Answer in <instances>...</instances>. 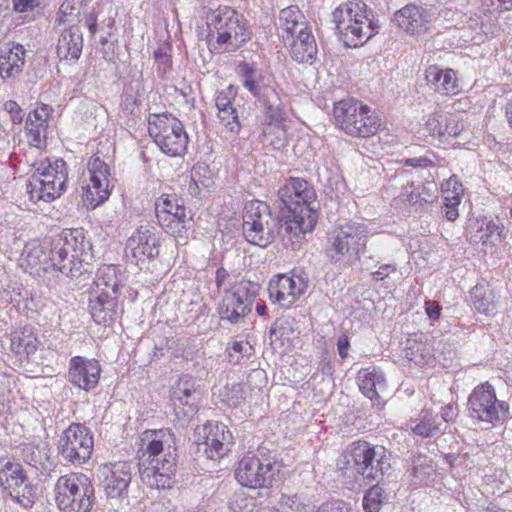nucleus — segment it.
<instances>
[{
    "instance_id": "864d4df0",
    "label": "nucleus",
    "mask_w": 512,
    "mask_h": 512,
    "mask_svg": "<svg viewBox=\"0 0 512 512\" xmlns=\"http://www.w3.org/2000/svg\"><path fill=\"white\" fill-rule=\"evenodd\" d=\"M399 198L402 202H411L414 204L427 202V199L422 196V194L419 192V188L415 187L414 183H410L404 186L399 195Z\"/></svg>"
},
{
    "instance_id": "0eeeda50",
    "label": "nucleus",
    "mask_w": 512,
    "mask_h": 512,
    "mask_svg": "<svg viewBox=\"0 0 512 512\" xmlns=\"http://www.w3.org/2000/svg\"><path fill=\"white\" fill-rule=\"evenodd\" d=\"M36 171L38 175H32L26 184V192L31 202L49 203L66 191L67 171L66 163L62 159H56L53 164L48 159L42 161Z\"/></svg>"
},
{
    "instance_id": "e433bc0d",
    "label": "nucleus",
    "mask_w": 512,
    "mask_h": 512,
    "mask_svg": "<svg viewBox=\"0 0 512 512\" xmlns=\"http://www.w3.org/2000/svg\"><path fill=\"white\" fill-rule=\"evenodd\" d=\"M475 309L482 314L492 315L496 311V294L487 283H478L470 291Z\"/></svg>"
},
{
    "instance_id": "c03bdc74",
    "label": "nucleus",
    "mask_w": 512,
    "mask_h": 512,
    "mask_svg": "<svg viewBox=\"0 0 512 512\" xmlns=\"http://www.w3.org/2000/svg\"><path fill=\"white\" fill-rule=\"evenodd\" d=\"M352 105L349 100H340L334 104L333 117L334 124L346 134L352 133V113L350 112Z\"/></svg>"
},
{
    "instance_id": "cd10ccee",
    "label": "nucleus",
    "mask_w": 512,
    "mask_h": 512,
    "mask_svg": "<svg viewBox=\"0 0 512 512\" xmlns=\"http://www.w3.org/2000/svg\"><path fill=\"white\" fill-rule=\"evenodd\" d=\"M357 384L364 397L370 400L371 405H379V394L386 388L382 372L376 368H367L358 372Z\"/></svg>"
},
{
    "instance_id": "f257e3e1",
    "label": "nucleus",
    "mask_w": 512,
    "mask_h": 512,
    "mask_svg": "<svg viewBox=\"0 0 512 512\" xmlns=\"http://www.w3.org/2000/svg\"><path fill=\"white\" fill-rule=\"evenodd\" d=\"M278 198L287 210L284 218L273 216L266 202L252 200L246 203L243 235L250 244L261 248L280 239L283 246L295 250L302 235L311 232L318 221L316 192L304 178L289 177L280 185Z\"/></svg>"
},
{
    "instance_id": "9d476101",
    "label": "nucleus",
    "mask_w": 512,
    "mask_h": 512,
    "mask_svg": "<svg viewBox=\"0 0 512 512\" xmlns=\"http://www.w3.org/2000/svg\"><path fill=\"white\" fill-rule=\"evenodd\" d=\"M93 447V433L81 423L70 424L58 439L60 456L75 466L82 465L91 458Z\"/></svg>"
},
{
    "instance_id": "7ed1b4c3",
    "label": "nucleus",
    "mask_w": 512,
    "mask_h": 512,
    "mask_svg": "<svg viewBox=\"0 0 512 512\" xmlns=\"http://www.w3.org/2000/svg\"><path fill=\"white\" fill-rule=\"evenodd\" d=\"M139 462L142 481L151 488L171 489L175 483L177 455L174 434L169 429L147 430Z\"/></svg>"
},
{
    "instance_id": "1a4fd4ad",
    "label": "nucleus",
    "mask_w": 512,
    "mask_h": 512,
    "mask_svg": "<svg viewBox=\"0 0 512 512\" xmlns=\"http://www.w3.org/2000/svg\"><path fill=\"white\" fill-rule=\"evenodd\" d=\"M467 406L469 416L473 420L493 426L502 424L509 413L508 404L497 399L494 387L488 382L473 389L469 395Z\"/></svg>"
},
{
    "instance_id": "bb28decb",
    "label": "nucleus",
    "mask_w": 512,
    "mask_h": 512,
    "mask_svg": "<svg viewBox=\"0 0 512 512\" xmlns=\"http://www.w3.org/2000/svg\"><path fill=\"white\" fill-rule=\"evenodd\" d=\"M330 246L327 249L329 257L335 261L351 259L350 253L352 244V224L346 222L338 225L331 233L329 238Z\"/></svg>"
},
{
    "instance_id": "8fccbe9b",
    "label": "nucleus",
    "mask_w": 512,
    "mask_h": 512,
    "mask_svg": "<svg viewBox=\"0 0 512 512\" xmlns=\"http://www.w3.org/2000/svg\"><path fill=\"white\" fill-rule=\"evenodd\" d=\"M218 119L226 127L228 131L234 134H238L241 130V123L237 109L231 107V109H225L217 113Z\"/></svg>"
},
{
    "instance_id": "a19ab883",
    "label": "nucleus",
    "mask_w": 512,
    "mask_h": 512,
    "mask_svg": "<svg viewBox=\"0 0 512 512\" xmlns=\"http://www.w3.org/2000/svg\"><path fill=\"white\" fill-rule=\"evenodd\" d=\"M407 425L415 435L423 438L433 437L442 431L441 423H438L436 416L428 410H422L419 417Z\"/></svg>"
},
{
    "instance_id": "dca6fc26",
    "label": "nucleus",
    "mask_w": 512,
    "mask_h": 512,
    "mask_svg": "<svg viewBox=\"0 0 512 512\" xmlns=\"http://www.w3.org/2000/svg\"><path fill=\"white\" fill-rule=\"evenodd\" d=\"M307 283L300 276L279 274L268 284L269 298L283 308H290L305 292Z\"/></svg>"
},
{
    "instance_id": "aec40b11",
    "label": "nucleus",
    "mask_w": 512,
    "mask_h": 512,
    "mask_svg": "<svg viewBox=\"0 0 512 512\" xmlns=\"http://www.w3.org/2000/svg\"><path fill=\"white\" fill-rule=\"evenodd\" d=\"M251 307L252 299L248 297V289L238 288L233 292H226L218 304L217 312L221 320L237 324L251 312Z\"/></svg>"
},
{
    "instance_id": "79ce46f5",
    "label": "nucleus",
    "mask_w": 512,
    "mask_h": 512,
    "mask_svg": "<svg viewBox=\"0 0 512 512\" xmlns=\"http://www.w3.org/2000/svg\"><path fill=\"white\" fill-rule=\"evenodd\" d=\"M278 21L282 31L281 35L292 34L295 29L302 28V25L307 22L297 5H291L280 10Z\"/></svg>"
},
{
    "instance_id": "b1692460",
    "label": "nucleus",
    "mask_w": 512,
    "mask_h": 512,
    "mask_svg": "<svg viewBox=\"0 0 512 512\" xmlns=\"http://www.w3.org/2000/svg\"><path fill=\"white\" fill-rule=\"evenodd\" d=\"M50 111H52L50 106L42 104L29 112L25 128L30 145L40 148L45 143Z\"/></svg>"
},
{
    "instance_id": "ea45409f",
    "label": "nucleus",
    "mask_w": 512,
    "mask_h": 512,
    "mask_svg": "<svg viewBox=\"0 0 512 512\" xmlns=\"http://www.w3.org/2000/svg\"><path fill=\"white\" fill-rule=\"evenodd\" d=\"M86 0H64L54 22L55 27L61 25H78L81 22L80 15L83 12Z\"/></svg>"
},
{
    "instance_id": "f704fd0d",
    "label": "nucleus",
    "mask_w": 512,
    "mask_h": 512,
    "mask_svg": "<svg viewBox=\"0 0 512 512\" xmlns=\"http://www.w3.org/2000/svg\"><path fill=\"white\" fill-rule=\"evenodd\" d=\"M286 42L290 57L297 63L312 65L317 58L318 47L314 35Z\"/></svg>"
},
{
    "instance_id": "5fc2aeb1",
    "label": "nucleus",
    "mask_w": 512,
    "mask_h": 512,
    "mask_svg": "<svg viewBox=\"0 0 512 512\" xmlns=\"http://www.w3.org/2000/svg\"><path fill=\"white\" fill-rule=\"evenodd\" d=\"M292 333L293 329L287 320H276L269 330V337L271 342H273V337L276 339L288 338Z\"/></svg>"
},
{
    "instance_id": "3c124183",
    "label": "nucleus",
    "mask_w": 512,
    "mask_h": 512,
    "mask_svg": "<svg viewBox=\"0 0 512 512\" xmlns=\"http://www.w3.org/2000/svg\"><path fill=\"white\" fill-rule=\"evenodd\" d=\"M383 490L378 485L372 486L363 498V508L366 512H378L382 505Z\"/></svg>"
},
{
    "instance_id": "ddd939ff",
    "label": "nucleus",
    "mask_w": 512,
    "mask_h": 512,
    "mask_svg": "<svg viewBox=\"0 0 512 512\" xmlns=\"http://www.w3.org/2000/svg\"><path fill=\"white\" fill-rule=\"evenodd\" d=\"M275 472V464L270 459L245 456L238 463L235 478L248 488H267L272 486Z\"/></svg>"
},
{
    "instance_id": "13d9d810",
    "label": "nucleus",
    "mask_w": 512,
    "mask_h": 512,
    "mask_svg": "<svg viewBox=\"0 0 512 512\" xmlns=\"http://www.w3.org/2000/svg\"><path fill=\"white\" fill-rule=\"evenodd\" d=\"M4 110L10 115L14 124H20L23 121V111L17 102L8 100L4 103Z\"/></svg>"
},
{
    "instance_id": "6ab92c4d",
    "label": "nucleus",
    "mask_w": 512,
    "mask_h": 512,
    "mask_svg": "<svg viewBox=\"0 0 512 512\" xmlns=\"http://www.w3.org/2000/svg\"><path fill=\"white\" fill-rule=\"evenodd\" d=\"M120 296L101 291H94L90 294L88 310L95 323L110 326L116 321L122 312L118 301Z\"/></svg>"
},
{
    "instance_id": "37998d69",
    "label": "nucleus",
    "mask_w": 512,
    "mask_h": 512,
    "mask_svg": "<svg viewBox=\"0 0 512 512\" xmlns=\"http://www.w3.org/2000/svg\"><path fill=\"white\" fill-rule=\"evenodd\" d=\"M95 284L97 287L95 291L122 294L123 286L117 277V269L113 265L105 266L99 270Z\"/></svg>"
},
{
    "instance_id": "4c0bfd02",
    "label": "nucleus",
    "mask_w": 512,
    "mask_h": 512,
    "mask_svg": "<svg viewBox=\"0 0 512 512\" xmlns=\"http://www.w3.org/2000/svg\"><path fill=\"white\" fill-rule=\"evenodd\" d=\"M39 345V341L32 328L24 327L11 335V350L20 357H28L34 354Z\"/></svg>"
},
{
    "instance_id": "a18cd8bd",
    "label": "nucleus",
    "mask_w": 512,
    "mask_h": 512,
    "mask_svg": "<svg viewBox=\"0 0 512 512\" xmlns=\"http://www.w3.org/2000/svg\"><path fill=\"white\" fill-rule=\"evenodd\" d=\"M412 473L418 480L417 484H428L435 474V469L426 456L417 455L412 459Z\"/></svg>"
},
{
    "instance_id": "052dcab7",
    "label": "nucleus",
    "mask_w": 512,
    "mask_h": 512,
    "mask_svg": "<svg viewBox=\"0 0 512 512\" xmlns=\"http://www.w3.org/2000/svg\"><path fill=\"white\" fill-rule=\"evenodd\" d=\"M306 35H313L312 30L308 26L307 22L302 25V28L295 29V32H293L292 34L288 33L286 35H281V37L285 44L286 42H291L293 40L303 39V37L301 36L305 37Z\"/></svg>"
},
{
    "instance_id": "473e14b6",
    "label": "nucleus",
    "mask_w": 512,
    "mask_h": 512,
    "mask_svg": "<svg viewBox=\"0 0 512 512\" xmlns=\"http://www.w3.org/2000/svg\"><path fill=\"white\" fill-rule=\"evenodd\" d=\"M200 392L196 388L195 379L190 375H183L172 388L171 397L178 400L180 404L187 406L185 414H194L196 412V400Z\"/></svg>"
},
{
    "instance_id": "603ef678",
    "label": "nucleus",
    "mask_w": 512,
    "mask_h": 512,
    "mask_svg": "<svg viewBox=\"0 0 512 512\" xmlns=\"http://www.w3.org/2000/svg\"><path fill=\"white\" fill-rule=\"evenodd\" d=\"M208 167L203 164H196L193 166L191 171V180L188 186V191L191 196H197L200 193L199 184L207 186L202 177H205L208 173Z\"/></svg>"
},
{
    "instance_id": "338daca9",
    "label": "nucleus",
    "mask_w": 512,
    "mask_h": 512,
    "mask_svg": "<svg viewBox=\"0 0 512 512\" xmlns=\"http://www.w3.org/2000/svg\"><path fill=\"white\" fill-rule=\"evenodd\" d=\"M349 347V337L346 334H342L341 336H339L337 340V349L341 358H346L348 356Z\"/></svg>"
},
{
    "instance_id": "4468645a",
    "label": "nucleus",
    "mask_w": 512,
    "mask_h": 512,
    "mask_svg": "<svg viewBox=\"0 0 512 512\" xmlns=\"http://www.w3.org/2000/svg\"><path fill=\"white\" fill-rule=\"evenodd\" d=\"M90 184L83 194V201L88 207L96 208L107 200L113 187L109 166L99 157H92L88 162Z\"/></svg>"
},
{
    "instance_id": "a211bd4d",
    "label": "nucleus",
    "mask_w": 512,
    "mask_h": 512,
    "mask_svg": "<svg viewBox=\"0 0 512 512\" xmlns=\"http://www.w3.org/2000/svg\"><path fill=\"white\" fill-rule=\"evenodd\" d=\"M100 374L101 366L96 359L75 356L69 362L68 381L79 389H94L98 385Z\"/></svg>"
},
{
    "instance_id": "0e129e2a",
    "label": "nucleus",
    "mask_w": 512,
    "mask_h": 512,
    "mask_svg": "<svg viewBox=\"0 0 512 512\" xmlns=\"http://www.w3.org/2000/svg\"><path fill=\"white\" fill-rule=\"evenodd\" d=\"M13 9L18 13H24L39 6V0H12Z\"/></svg>"
},
{
    "instance_id": "f8f14e48",
    "label": "nucleus",
    "mask_w": 512,
    "mask_h": 512,
    "mask_svg": "<svg viewBox=\"0 0 512 512\" xmlns=\"http://www.w3.org/2000/svg\"><path fill=\"white\" fill-rule=\"evenodd\" d=\"M0 485L23 507H31L37 498L33 486L21 464L10 461L0 467Z\"/></svg>"
},
{
    "instance_id": "58836bf2",
    "label": "nucleus",
    "mask_w": 512,
    "mask_h": 512,
    "mask_svg": "<svg viewBox=\"0 0 512 512\" xmlns=\"http://www.w3.org/2000/svg\"><path fill=\"white\" fill-rule=\"evenodd\" d=\"M159 225L173 236H182L191 226L192 217L187 216L186 209L157 217Z\"/></svg>"
},
{
    "instance_id": "a878e982",
    "label": "nucleus",
    "mask_w": 512,
    "mask_h": 512,
    "mask_svg": "<svg viewBox=\"0 0 512 512\" xmlns=\"http://www.w3.org/2000/svg\"><path fill=\"white\" fill-rule=\"evenodd\" d=\"M83 49V34L78 25H68L61 32L57 55L61 60L76 61L80 58Z\"/></svg>"
},
{
    "instance_id": "c85d7f7f",
    "label": "nucleus",
    "mask_w": 512,
    "mask_h": 512,
    "mask_svg": "<svg viewBox=\"0 0 512 512\" xmlns=\"http://www.w3.org/2000/svg\"><path fill=\"white\" fill-rule=\"evenodd\" d=\"M356 6L361 14H354V48L364 45L380 27L373 15L367 12L365 2L359 0Z\"/></svg>"
},
{
    "instance_id": "680f3d73",
    "label": "nucleus",
    "mask_w": 512,
    "mask_h": 512,
    "mask_svg": "<svg viewBox=\"0 0 512 512\" xmlns=\"http://www.w3.org/2000/svg\"><path fill=\"white\" fill-rule=\"evenodd\" d=\"M396 271L397 270L394 265L385 264V265L380 266L379 269L377 271L373 272L371 275H372L373 280H375V281H384L387 278H389L391 274H395Z\"/></svg>"
},
{
    "instance_id": "f3484780",
    "label": "nucleus",
    "mask_w": 512,
    "mask_h": 512,
    "mask_svg": "<svg viewBox=\"0 0 512 512\" xmlns=\"http://www.w3.org/2000/svg\"><path fill=\"white\" fill-rule=\"evenodd\" d=\"M199 437L204 439V453L211 460L225 456L233 444L231 432L222 423H206L202 427V432H199Z\"/></svg>"
},
{
    "instance_id": "de8ad7c7",
    "label": "nucleus",
    "mask_w": 512,
    "mask_h": 512,
    "mask_svg": "<svg viewBox=\"0 0 512 512\" xmlns=\"http://www.w3.org/2000/svg\"><path fill=\"white\" fill-rule=\"evenodd\" d=\"M222 402L232 408L239 407L245 400L246 391L244 385L232 383L224 386L220 393Z\"/></svg>"
},
{
    "instance_id": "423d86ee",
    "label": "nucleus",
    "mask_w": 512,
    "mask_h": 512,
    "mask_svg": "<svg viewBox=\"0 0 512 512\" xmlns=\"http://www.w3.org/2000/svg\"><path fill=\"white\" fill-rule=\"evenodd\" d=\"M54 493L55 502L62 512H90L96 500L94 486L83 474L59 477Z\"/></svg>"
},
{
    "instance_id": "bf43d9fd",
    "label": "nucleus",
    "mask_w": 512,
    "mask_h": 512,
    "mask_svg": "<svg viewBox=\"0 0 512 512\" xmlns=\"http://www.w3.org/2000/svg\"><path fill=\"white\" fill-rule=\"evenodd\" d=\"M367 232V227L364 223H357L354 225V237L359 236L356 246H354V251L359 255V259L361 258L362 249L366 246V240H363V242H361V240L362 237H366Z\"/></svg>"
},
{
    "instance_id": "2eb2a0df",
    "label": "nucleus",
    "mask_w": 512,
    "mask_h": 512,
    "mask_svg": "<svg viewBox=\"0 0 512 512\" xmlns=\"http://www.w3.org/2000/svg\"><path fill=\"white\" fill-rule=\"evenodd\" d=\"M435 20L432 8L407 4L394 13L393 21L406 34L419 37L429 32L431 23Z\"/></svg>"
},
{
    "instance_id": "5701e85b",
    "label": "nucleus",
    "mask_w": 512,
    "mask_h": 512,
    "mask_svg": "<svg viewBox=\"0 0 512 512\" xmlns=\"http://www.w3.org/2000/svg\"><path fill=\"white\" fill-rule=\"evenodd\" d=\"M127 247L131 249L134 257L156 258L159 254V239L156 237L155 228L148 224L141 225L128 239Z\"/></svg>"
},
{
    "instance_id": "69168bd1",
    "label": "nucleus",
    "mask_w": 512,
    "mask_h": 512,
    "mask_svg": "<svg viewBox=\"0 0 512 512\" xmlns=\"http://www.w3.org/2000/svg\"><path fill=\"white\" fill-rule=\"evenodd\" d=\"M440 416L445 423L453 421L457 416V411L454 405L447 404L440 409Z\"/></svg>"
},
{
    "instance_id": "412c9836",
    "label": "nucleus",
    "mask_w": 512,
    "mask_h": 512,
    "mask_svg": "<svg viewBox=\"0 0 512 512\" xmlns=\"http://www.w3.org/2000/svg\"><path fill=\"white\" fill-rule=\"evenodd\" d=\"M469 239L474 244L495 245L497 241L509 243L512 232L504 231V226L494 221L475 220L468 227Z\"/></svg>"
},
{
    "instance_id": "2f4dec72",
    "label": "nucleus",
    "mask_w": 512,
    "mask_h": 512,
    "mask_svg": "<svg viewBox=\"0 0 512 512\" xmlns=\"http://www.w3.org/2000/svg\"><path fill=\"white\" fill-rule=\"evenodd\" d=\"M442 197L444 206V216L449 221H455L458 216V206L463 196V185L456 176H451L442 183Z\"/></svg>"
},
{
    "instance_id": "7c9ffc66",
    "label": "nucleus",
    "mask_w": 512,
    "mask_h": 512,
    "mask_svg": "<svg viewBox=\"0 0 512 512\" xmlns=\"http://www.w3.org/2000/svg\"><path fill=\"white\" fill-rule=\"evenodd\" d=\"M354 101V130L359 137L373 136L381 127V118L375 109L368 105L356 106Z\"/></svg>"
},
{
    "instance_id": "72a5a7b5",
    "label": "nucleus",
    "mask_w": 512,
    "mask_h": 512,
    "mask_svg": "<svg viewBox=\"0 0 512 512\" xmlns=\"http://www.w3.org/2000/svg\"><path fill=\"white\" fill-rule=\"evenodd\" d=\"M426 79L437 92L443 95H456L460 90L455 71L452 69L431 66L426 71Z\"/></svg>"
},
{
    "instance_id": "c756f323",
    "label": "nucleus",
    "mask_w": 512,
    "mask_h": 512,
    "mask_svg": "<svg viewBox=\"0 0 512 512\" xmlns=\"http://www.w3.org/2000/svg\"><path fill=\"white\" fill-rule=\"evenodd\" d=\"M426 129L433 137L446 139L458 136L463 130V125L452 115L433 113L426 120Z\"/></svg>"
},
{
    "instance_id": "f03ea898",
    "label": "nucleus",
    "mask_w": 512,
    "mask_h": 512,
    "mask_svg": "<svg viewBox=\"0 0 512 512\" xmlns=\"http://www.w3.org/2000/svg\"><path fill=\"white\" fill-rule=\"evenodd\" d=\"M91 257V244L86 239L83 229L63 231L49 253L42 246L31 248L26 255V261L32 268L48 271L49 266L62 275L77 278L87 272V258Z\"/></svg>"
},
{
    "instance_id": "39448f33",
    "label": "nucleus",
    "mask_w": 512,
    "mask_h": 512,
    "mask_svg": "<svg viewBox=\"0 0 512 512\" xmlns=\"http://www.w3.org/2000/svg\"><path fill=\"white\" fill-rule=\"evenodd\" d=\"M236 72L243 87L264 107L266 123H280L283 120L282 103L273 80L254 63L240 62Z\"/></svg>"
},
{
    "instance_id": "6e6d98bb",
    "label": "nucleus",
    "mask_w": 512,
    "mask_h": 512,
    "mask_svg": "<svg viewBox=\"0 0 512 512\" xmlns=\"http://www.w3.org/2000/svg\"><path fill=\"white\" fill-rule=\"evenodd\" d=\"M352 454H349L348 452H345L337 459V470L339 472V477H342V482L344 484L350 483L351 473L352 469L350 468V457Z\"/></svg>"
},
{
    "instance_id": "e2e57ef3",
    "label": "nucleus",
    "mask_w": 512,
    "mask_h": 512,
    "mask_svg": "<svg viewBox=\"0 0 512 512\" xmlns=\"http://www.w3.org/2000/svg\"><path fill=\"white\" fill-rule=\"evenodd\" d=\"M157 63V74L160 78H166L167 74L172 68V56L171 54L165 56L156 61Z\"/></svg>"
},
{
    "instance_id": "4d7b16f0",
    "label": "nucleus",
    "mask_w": 512,
    "mask_h": 512,
    "mask_svg": "<svg viewBox=\"0 0 512 512\" xmlns=\"http://www.w3.org/2000/svg\"><path fill=\"white\" fill-rule=\"evenodd\" d=\"M233 100L234 98L231 89H228L227 91H220L215 99V105L217 107L218 112L223 111L225 109H231V107H234Z\"/></svg>"
},
{
    "instance_id": "20e7f679",
    "label": "nucleus",
    "mask_w": 512,
    "mask_h": 512,
    "mask_svg": "<svg viewBox=\"0 0 512 512\" xmlns=\"http://www.w3.org/2000/svg\"><path fill=\"white\" fill-rule=\"evenodd\" d=\"M206 23L208 37H215L216 43L227 53L239 50L253 35L249 21L229 6L210 9L206 15Z\"/></svg>"
},
{
    "instance_id": "c9c22d12",
    "label": "nucleus",
    "mask_w": 512,
    "mask_h": 512,
    "mask_svg": "<svg viewBox=\"0 0 512 512\" xmlns=\"http://www.w3.org/2000/svg\"><path fill=\"white\" fill-rule=\"evenodd\" d=\"M352 2H347L337 7L332 13V21L335 23V35L345 48H350L352 33Z\"/></svg>"
},
{
    "instance_id": "6e6552de",
    "label": "nucleus",
    "mask_w": 512,
    "mask_h": 512,
    "mask_svg": "<svg viewBox=\"0 0 512 512\" xmlns=\"http://www.w3.org/2000/svg\"><path fill=\"white\" fill-rule=\"evenodd\" d=\"M150 136L160 150L169 157H182L187 150L188 135L183 124L168 114H152L149 117Z\"/></svg>"
},
{
    "instance_id": "4be33fe9",
    "label": "nucleus",
    "mask_w": 512,
    "mask_h": 512,
    "mask_svg": "<svg viewBox=\"0 0 512 512\" xmlns=\"http://www.w3.org/2000/svg\"><path fill=\"white\" fill-rule=\"evenodd\" d=\"M132 480V467L129 462L119 461L110 465L104 481V491L108 498H123L128 493Z\"/></svg>"
},
{
    "instance_id": "9b49d317",
    "label": "nucleus",
    "mask_w": 512,
    "mask_h": 512,
    "mask_svg": "<svg viewBox=\"0 0 512 512\" xmlns=\"http://www.w3.org/2000/svg\"><path fill=\"white\" fill-rule=\"evenodd\" d=\"M385 448L365 441L354 442V471L369 480H380L390 469Z\"/></svg>"
},
{
    "instance_id": "774afa93",
    "label": "nucleus",
    "mask_w": 512,
    "mask_h": 512,
    "mask_svg": "<svg viewBox=\"0 0 512 512\" xmlns=\"http://www.w3.org/2000/svg\"><path fill=\"white\" fill-rule=\"evenodd\" d=\"M98 17L95 11L89 12L85 17V25L87 26L91 36H94L98 30Z\"/></svg>"
},
{
    "instance_id": "393cba45",
    "label": "nucleus",
    "mask_w": 512,
    "mask_h": 512,
    "mask_svg": "<svg viewBox=\"0 0 512 512\" xmlns=\"http://www.w3.org/2000/svg\"><path fill=\"white\" fill-rule=\"evenodd\" d=\"M25 63L23 45L10 42L0 50V76L2 79L15 78L19 75Z\"/></svg>"
},
{
    "instance_id": "09e8293b",
    "label": "nucleus",
    "mask_w": 512,
    "mask_h": 512,
    "mask_svg": "<svg viewBox=\"0 0 512 512\" xmlns=\"http://www.w3.org/2000/svg\"><path fill=\"white\" fill-rule=\"evenodd\" d=\"M253 347L247 341H234L228 348V361L233 365H238L241 361L251 355Z\"/></svg>"
},
{
    "instance_id": "49530a36",
    "label": "nucleus",
    "mask_w": 512,
    "mask_h": 512,
    "mask_svg": "<svg viewBox=\"0 0 512 512\" xmlns=\"http://www.w3.org/2000/svg\"><path fill=\"white\" fill-rule=\"evenodd\" d=\"M184 209L183 200L176 194H162L155 202L156 217Z\"/></svg>"
}]
</instances>
